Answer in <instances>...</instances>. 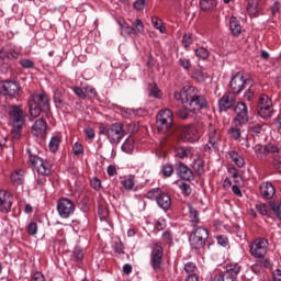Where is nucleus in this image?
I'll return each instance as SVG.
<instances>
[{
    "label": "nucleus",
    "instance_id": "nucleus-1",
    "mask_svg": "<svg viewBox=\"0 0 281 281\" xmlns=\"http://www.w3.org/2000/svg\"><path fill=\"white\" fill-rule=\"evenodd\" d=\"M175 100L180 101L181 104H187L186 106L190 113H199L201 109L207 106V100L199 93V89L194 86H187L180 92H175Z\"/></svg>",
    "mask_w": 281,
    "mask_h": 281
},
{
    "label": "nucleus",
    "instance_id": "nucleus-2",
    "mask_svg": "<svg viewBox=\"0 0 281 281\" xmlns=\"http://www.w3.org/2000/svg\"><path fill=\"white\" fill-rule=\"evenodd\" d=\"M49 94L45 91L31 94L27 101L30 115L38 117L41 113H47L49 111Z\"/></svg>",
    "mask_w": 281,
    "mask_h": 281
},
{
    "label": "nucleus",
    "instance_id": "nucleus-3",
    "mask_svg": "<svg viewBox=\"0 0 281 281\" xmlns=\"http://www.w3.org/2000/svg\"><path fill=\"white\" fill-rule=\"evenodd\" d=\"M100 135H104L111 144H120L123 137H126V131L124 130V124L122 122H116L112 124H101L99 126Z\"/></svg>",
    "mask_w": 281,
    "mask_h": 281
},
{
    "label": "nucleus",
    "instance_id": "nucleus-4",
    "mask_svg": "<svg viewBox=\"0 0 281 281\" xmlns=\"http://www.w3.org/2000/svg\"><path fill=\"white\" fill-rule=\"evenodd\" d=\"M26 153L29 155V164H31L32 168H35L37 175L42 177L52 175V164L48 160L38 157L32 148L26 149Z\"/></svg>",
    "mask_w": 281,
    "mask_h": 281
},
{
    "label": "nucleus",
    "instance_id": "nucleus-5",
    "mask_svg": "<svg viewBox=\"0 0 281 281\" xmlns=\"http://www.w3.org/2000/svg\"><path fill=\"white\" fill-rule=\"evenodd\" d=\"M210 238V232L207 228L199 226L193 229L189 237V241L193 249H204L205 245H207V239Z\"/></svg>",
    "mask_w": 281,
    "mask_h": 281
},
{
    "label": "nucleus",
    "instance_id": "nucleus-6",
    "mask_svg": "<svg viewBox=\"0 0 281 281\" xmlns=\"http://www.w3.org/2000/svg\"><path fill=\"white\" fill-rule=\"evenodd\" d=\"M156 122L159 133H168L172 128L175 115L170 109L160 110L156 116Z\"/></svg>",
    "mask_w": 281,
    "mask_h": 281
},
{
    "label": "nucleus",
    "instance_id": "nucleus-7",
    "mask_svg": "<svg viewBox=\"0 0 281 281\" xmlns=\"http://www.w3.org/2000/svg\"><path fill=\"white\" fill-rule=\"evenodd\" d=\"M0 89L2 95L14 100V98H21L23 95V88L21 83L14 80H4L0 82Z\"/></svg>",
    "mask_w": 281,
    "mask_h": 281
},
{
    "label": "nucleus",
    "instance_id": "nucleus-8",
    "mask_svg": "<svg viewBox=\"0 0 281 281\" xmlns=\"http://www.w3.org/2000/svg\"><path fill=\"white\" fill-rule=\"evenodd\" d=\"M273 101H271V98L267 94H261L257 105V113L259 117H262V120H269L273 117Z\"/></svg>",
    "mask_w": 281,
    "mask_h": 281
},
{
    "label": "nucleus",
    "instance_id": "nucleus-9",
    "mask_svg": "<svg viewBox=\"0 0 281 281\" xmlns=\"http://www.w3.org/2000/svg\"><path fill=\"white\" fill-rule=\"evenodd\" d=\"M252 258H265L269 251V240L265 237L256 238L249 246Z\"/></svg>",
    "mask_w": 281,
    "mask_h": 281
},
{
    "label": "nucleus",
    "instance_id": "nucleus-10",
    "mask_svg": "<svg viewBox=\"0 0 281 281\" xmlns=\"http://www.w3.org/2000/svg\"><path fill=\"white\" fill-rule=\"evenodd\" d=\"M235 117L233 120L234 126H245L249 123V109L245 102H237L235 108Z\"/></svg>",
    "mask_w": 281,
    "mask_h": 281
},
{
    "label": "nucleus",
    "instance_id": "nucleus-11",
    "mask_svg": "<svg viewBox=\"0 0 281 281\" xmlns=\"http://www.w3.org/2000/svg\"><path fill=\"white\" fill-rule=\"evenodd\" d=\"M241 267L238 263L226 265L225 271L215 276L216 281H238V273H240Z\"/></svg>",
    "mask_w": 281,
    "mask_h": 281
},
{
    "label": "nucleus",
    "instance_id": "nucleus-12",
    "mask_svg": "<svg viewBox=\"0 0 281 281\" xmlns=\"http://www.w3.org/2000/svg\"><path fill=\"white\" fill-rule=\"evenodd\" d=\"M57 212L60 218H69L76 212V204L67 198H61L57 201Z\"/></svg>",
    "mask_w": 281,
    "mask_h": 281
},
{
    "label": "nucleus",
    "instance_id": "nucleus-13",
    "mask_svg": "<svg viewBox=\"0 0 281 281\" xmlns=\"http://www.w3.org/2000/svg\"><path fill=\"white\" fill-rule=\"evenodd\" d=\"M9 117L12 126L25 125V112L21 105H10Z\"/></svg>",
    "mask_w": 281,
    "mask_h": 281
},
{
    "label": "nucleus",
    "instance_id": "nucleus-14",
    "mask_svg": "<svg viewBox=\"0 0 281 281\" xmlns=\"http://www.w3.org/2000/svg\"><path fill=\"white\" fill-rule=\"evenodd\" d=\"M245 85H247V79H245V72L238 71L231 79L229 87L231 91H233V95H238L243 93V89H245Z\"/></svg>",
    "mask_w": 281,
    "mask_h": 281
},
{
    "label": "nucleus",
    "instance_id": "nucleus-15",
    "mask_svg": "<svg viewBox=\"0 0 281 281\" xmlns=\"http://www.w3.org/2000/svg\"><path fill=\"white\" fill-rule=\"evenodd\" d=\"M150 265L154 271H161V265H164V247H161V244H156L153 248Z\"/></svg>",
    "mask_w": 281,
    "mask_h": 281
},
{
    "label": "nucleus",
    "instance_id": "nucleus-16",
    "mask_svg": "<svg viewBox=\"0 0 281 281\" xmlns=\"http://www.w3.org/2000/svg\"><path fill=\"white\" fill-rule=\"evenodd\" d=\"M236 105V95L232 92H226L218 100L220 113H227L229 109Z\"/></svg>",
    "mask_w": 281,
    "mask_h": 281
},
{
    "label": "nucleus",
    "instance_id": "nucleus-17",
    "mask_svg": "<svg viewBox=\"0 0 281 281\" xmlns=\"http://www.w3.org/2000/svg\"><path fill=\"white\" fill-rule=\"evenodd\" d=\"M180 138L182 142H190L194 144L199 139V131L194 125H184L180 131Z\"/></svg>",
    "mask_w": 281,
    "mask_h": 281
},
{
    "label": "nucleus",
    "instance_id": "nucleus-18",
    "mask_svg": "<svg viewBox=\"0 0 281 281\" xmlns=\"http://www.w3.org/2000/svg\"><path fill=\"white\" fill-rule=\"evenodd\" d=\"M176 172L183 181H192V179H194V172H192V169L183 162H178L176 165Z\"/></svg>",
    "mask_w": 281,
    "mask_h": 281
},
{
    "label": "nucleus",
    "instance_id": "nucleus-19",
    "mask_svg": "<svg viewBox=\"0 0 281 281\" xmlns=\"http://www.w3.org/2000/svg\"><path fill=\"white\" fill-rule=\"evenodd\" d=\"M12 210V195L7 191L0 190V212L8 214Z\"/></svg>",
    "mask_w": 281,
    "mask_h": 281
},
{
    "label": "nucleus",
    "instance_id": "nucleus-20",
    "mask_svg": "<svg viewBox=\"0 0 281 281\" xmlns=\"http://www.w3.org/2000/svg\"><path fill=\"white\" fill-rule=\"evenodd\" d=\"M221 142V134L216 131V127H209V144H206L209 150L212 148H218V143Z\"/></svg>",
    "mask_w": 281,
    "mask_h": 281
},
{
    "label": "nucleus",
    "instance_id": "nucleus-21",
    "mask_svg": "<svg viewBox=\"0 0 281 281\" xmlns=\"http://www.w3.org/2000/svg\"><path fill=\"white\" fill-rule=\"evenodd\" d=\"M32 133L35 137H45V133H47V122L45 119H38L35 121L32 127Z\"/></svg>",
    "mask_w": 281,
    "mask_h": 281
},
{
    "label": "nucleus",
    "instance_id": "nucleus-22",
    "mask_svg": "<svg viewBox=\"0 0 281 281\" xmlns=\"http://www.w3.org/2000/svg\"><path fill=\"white\" fill-rule=\"evenodd\" d=\"M156 202L161 210H165V212L168 211L172 205V199L164 191L160 192V195H158Z\"/></svg>",
    "mask_w": 281,
    "mask_h": 281
},
{
    "label": "nucleus",
    "instance_id": "nucleus-23",
    "mask_svg": "<svg viewBox=\"0 0 281 281\" xmlns=\"http://www.w3.org/2000/svg\"><path fill=\"white\" fill-rule=\"evenodd\" d=\"M261 196L263 199H273L276 194V187L271 182H265L259 188Z\"/></svg>",
    "mask_w": 281,
    "mask_h": 281
},
{
    "label": "nucleus",
    "instance_id": "nucleus-24",
    "mask_svg": "<svg viewBox=\"0 0 281 281\" xmlns=\"http://www.w3.org/2000/svg\"><path fill=\"white\" fill-rule=\"evenodd\" d=\"M175 153V157H178V159H188V157H192V155H194L192 147L183 146L176 147Z\"/></svg>",
    "mask_w": 281,
    "mask_h": 281
},
{
    "label": "nucleus",
    "instance_id": "nucleus-25",
    "mask_svg": "<svg viewBox=\"0 0 281 281\" xmlns=\"http://www.w3.org/2000/svg\"><path fill=\"white\" fill-rule=\"evenodd\" d=\"M199 5L202 12H214L218 5V0H200Z\"/></svg>",
    "mask_w": 281,
    "mask_h": 281
},
{
    "label": "nucleus",
    "instance_id": "nucleus-26",
    "mask_svg": "<svg viewBox=\"0 0 281 281\" xmlns=\"http://www.w3.org/2000/svg\"><path fill=\"white\" fill-rule=\"evenodd\" d=\"M229 30L233 36H240L243 32V26L240 25V21L236 16H232L229 19Z\"/></svg>",
    "mask_w": 281,
    "mask_h": 281
},
{
    "label": "nucleus",
    "instance_id": "nucleus-27",
    "mask_svg": "<svg viewBox=\"0 0 281 281\" xmlns=\"http://www.w3.org/2000/svg\"><path fill=\"white\" fill-rule=\"evenodd\" d=\"M246 10L249 16H257L260 12V0H248Z\"/></svg>",
    "mask_w": 281,
    "mask_h": 281
},
{
    "label": "nucleus",
    "instance_id": "nucleus-28",
    "mask_svg": "<svg viewBox=\"0 0 281 281\" xmlns=\"http://www.w3.org/2000/svg\"><path fill=\"white\" fill-rule=\"evenodd\" d=\"M11 181L15 186H23L25 183V171L19 169L11 173Z\"/></svg>",
    "mask_w": 281,
    "mask_h": 281
},
{
    "label": "nucleus",
    "instance_id": "nucleus-29",
    "mask_svg": "<svg viewBox=\"0 0 281 281\" xmlns=\"http://www.w3.org/2000/svg\"><path fill=\"white\" fill-rule=\"evenodd\" d=\"M192 167L194 172H196L199 176L205 172V161H203V158H201L200 156L193 160Z\"/></svg>",
    "mask_w": 281,
    "mask_h": 281
},
{
    "label": "nucleus",
    "instance_id": "nucleus-30",
    "mask_svg": "<svg viewBox=\"0 0 281 281\" xmlns=\"http://www.w3.org/2000/svg\"><path fill=\"white\" fill-rule=\"evenodd\" d=\"M189 207V218H191L192 227H196L201 223V218H199V211L192 206V204H188Z\"/></svg>",
    "mask_w": 281,
    "mask_h": 281
},
{
    "label": "nucleus",
    "instance_id": "nucleus-31",
    "mask_svg": "<svg viewBox=\"0 0 281 281\" xmlns=\"http://www.w3.org/2000/svg\"><path fill=\"white\" fill-rule=\"evenodd\" d=\"M265 127V124L262 123H250L249 126H248V133L250 135H252L254 137L260 135V133H262V131Z\"/></svg>",
    "mask_w": 281,
    "mask_h": 281
},
{
    "label": "nucleus",
    "instance_id": "nucleus-32",
    "mask_svg": "<svg viewBox=\"0 0 281 281\" xmlns=\"http://www.w3.org/2000/svg\"><path fill=\"white\" fill-rule=\"evenodd\" d=\"M144 32V23L142 20L136 19L135 22L132 23V36H139Z\"/></svg>",
    "mask_w": 281,
    "mask_h": 281
},
{
    "label": "nucleus",
    "instance_id": "nucleus-33",
    "mask_svg": "<svg viewBox=\"0 0 281 281\" xmlns=\"http://www.w3.org/2000/svg\"><path fill=\"white\" fill-rule=\"evenodd\" d=\"M121 148L123 153L131 155L135 150V140L132 137L126 138Z\"/></svg>",
    "mask_w": 281,
    "mask_h": 281
},
{
    "label": "nucleus",
    "instance_id": "nucleus-34",
    "mask_svg": "<svg viewBox=\"0 0 281 281\" xmlns=\"http://www.w3.org/2000/svg\"><path fill=\"white\" fill-rule=\"evenodd\" d=\"M191 78H193V80H195L196 82H205L207 74L203 72V70L201 69H194L192 71Z\"/></svg>",
    "mask_w": 281,
    "mask_h": 281
},
{
    "label": "nucleus",
    "instance_id": "nucleus-35",
    "mask_svg": "<svg viewBox=\"0 0 281 281\" xmlns=\"http://www.w3.org/2000/svg\"><path fill=\"white\" fill-rule=\"evenodd\" d=\"M195 56L196 58H199V60H207V58H210V50H207V48L205 47H199L195 48Z\"/></svg>",
    "mask_w": 281,
    "mask_h": 281
},
{
    "label": "nucleus",
    "instance_id": "nucleus-36",
    "mask_svg": "<svg viewBox=\"0 0 281 281\" xmlns=\"http://www.w3.org/2000/svg\"><path fill=\"white\" fill-rule=\"evenodd\" d=\"M121 25V36H133V27L128 25L125 21L120 22Z\"/></svg>",
    "mask_w": 281,
    "mask_h": 281
},
{
    "label": "nucleus",
    "instance_id": "nucleus-37",
    "mask_svg": "<svg viewBox=\"0 0 281 281\" xmlns=\"http://www.w3.org/2000/svg\"><path fill=\"white\" fill-rule=\"evenodd\" d=\"M151 23L155 30H159L160 34L166 33V27H164V22L158 16H151Z\"/></svg>",
    "mask_w": 281,
    "mask_h": 281
},
{
    "label": "nucleus",
    "instance_id": "nucleus-38",
    "mask_svg": "<svg viewBox=\"0 0 281 281\" xmlns=\"http://www.w3.org/2000/svg\"><path fill=\"white\" fill-rule=\"evenodd\" d=\"M254 150L258 159H262V157H267V146L257 144L254 146Z\"/></svg>",
    "mask_w": 281,
    "mask_h": 281
},
{
    "label": "nucleus",
    "instance_id": "nucleus-39",
    "mask_svg": "<svg viewBox=\"0 0 281 281\" xmlns=\"http://www.w3.org/2000/svg\"><path fill=\"white\" fill-rule=\"evenodd\" d=\"M58 146H60V137L53 136L48 144V148H49L50 153H56V150H58Z\"/></svg>",
    "mask_w": 281,
    "mask_h": 281
},
{
    "label": "nucleus",
    "instance_id": "nucleus-40",
    "mask_svg": "<svg viewBox=\"0 0 281 281\" xmlns=\"http://www.w3.org/2000/svg\"><path fill=\"white\" fill-rule=\"evenodd\" d=\"M281 155V148L273 145V144H268L266 145V156L267 155Z\"/></svg>",
    "mask_w": 281,
    "mask_h": 281
},
{
    "label": "nucleus",
    "instance_id": "nucleus-41",
    "mask_svg": "<svg viewBox=\"0 0 281 281\" xmlns=\"http://www.w3.org/2000/svg\"><path fill=\"white\" fill-rule=\"evenodd\" d=\"M161 172L165 178L172 177L175 172V167L170 164H166L161 167Z\"/></svg>",
    "mask_w": 281,
    "mask_h": 281
},
{
    "label": "nucleus",
    "instance_id": "nucleus-42",
    "mask_svg": "<svg viewBox=\"0 0 281 281\" xmlns=\"http://www.w3.org/2000/svg\"><path fill=\"white\" fill-rule=\"evenodd\" d=\"M23 126L24 125H20V126H12L11 130V137L12 139H21V133H23Z\"/></svg>",
    "mask_w": 281,
    "mask_h": 281
},
{
    "label": "nucleus",
    "instance_id": "nucleus-43",
    "mask_svg": "<svg viewBox=\"0 0 281 281\" xmlns=\"http://www.w3.org/2000/svg\"><path fill=\"white\" fill-rule=\"evenodd\" d=\"M256 210L261 216H269L271 209L267 204H257Z\"/></svg>",
    "mask_w": 281,
    "mask_h": 281
},
{
    "label": "nucleus",
    "instance_id": "nucleus-44",
    "mask_svg": "<svg viewBox=\"0 0 281 281\" xmlns=\"http://www.w3.org/2000/svg\"><path fill=\"white\" fill-rule=\"evenodd\" d=\"M55 104H59V106H65V101L63 100V90H56L53 97Z\"/></svg>",
    "mask_w": 281,
    "mask_h": 281
},
{
    "label": "nucleus",
    "instance_id": "nucleus-45",
    "mask_svg": "<svg viewBox=\"0 0 281 281\" xmlns=\"http://www.w3.org/2000/svg\"><path fill=\"white\" fill-rule=\"evenodd\" d=\"M161 190L159 188L151 189L147 192L146 199H149L150 201L159 199V195L161 194Z\"/></svg>",
    "mask_w": 281,
    "mask_h": 281
},
{
    "label": "nucleus",
    "instance_id": "nucleus-46",
    "mask_svg": "<svg viewBox=\"0 0 281 281\" xmlns=\"http://www.w3.org/2000/svg\"><path fill=\"white\" fill-rule=\"evenodd\" d=\"M228 134L231 135V137H233V139H240V135H241L240 126L235 125V127H231L228 130Z\"/></svg>",
    "mask_w": 281,
    "mask_h": 281
},
{
    "label": "nucleus",
    "instance_id": "nucleus-47",
    "mask_svg": "<svg viewBox=\"0 0 281 281\" xmlns=\"http://www.w3.org/2000/svg\"><path fill=\"white\" fill-rule=\"evenodd\" d=\"M270 205L272 212H274L279 221H281V202H272Z\"/></svg>",
    "mask_w": 281,
    "mask_h": 281
},
{
    "label": "nucleus",
    "instance_id": "nucleus-48",
    "mask_svg": "<svg viewBox=\"0 0 281 281\" xmlns=\"http://www.w3.org/2000/svg\"><path fill=\"white\" fill-rule=\"evenodd\" d=\"M27 233L30 236H36L38 234V225L36 222H31L27 226Z\"/></svg>",
    "mask_w": 281,
    "mask_h": 281
},
{
    "label": "nucleus",
    "instance_id": "nucleus-49",
    "mask_svg": "<svg viewBox=\"0 0 281 281\" xmlns=\"http://www.w3.org/2000/svg\"><path fill=\"white\" fill-rule=\"evenodd\" d=\"M19 63L24 69H34V61L32 59L23 58Z\"/></svg>",
    "mask_w": 281,
    "mask_h": 281
},
{
    "label": "nucleus",
    "instance_id": "nucleus-50",
    "mask_svg": "<svg viewBox=\"0 0 281 281\" xmlns=\"http://www.w3.org/2000/svg\"><path fill=\"white\" fill-rule=\"evenodd\" d=\"M122 186L125 190H133V188H135V180L133 178H127L122 181Z\"/></svg>",
    "mask_w": 281,
    "mask_h": 281
},
{
    "label": "nucleus",
    "instance_id": "nucleus-51",
    "mask_svg": "<svg viewBox=\"0 0 281 281\" xmlns=\"http://www.w3.org/2000/svg\"><path fill=\"white\" fill-rule=\"evenodd\" d=\"M72 151L76 157H78L79 155H85V147H82V144L80 143H75V145L72 146Z\"/></svg>",
    "mask_w": 281,
    "mask_h": 281
},
{
    "label": "nucleus",
    "instance_id": "nucleus-52",
    "mask_svg": "<svg viewBox=\"0 0 281 281\" xmlns=\"http://www.w3.org/2000/svg\"><path fill=\"white\" fill-rule=\"evenodd\" d=\"M182 194H186V196H190L192 194V188L190 187V184L183 182L179 186Z\"/></svg>",
    "mask_w": 281,
    "mask_h": 281
},
{
    "label": "nucleus",
    "instance_id": "nucleus-53",
    "mask_svg": "<svg viewBox=\"0 0 281 281\" xmlns=\"http://www.w3.org/2000/svg\"><path fill=\"white\" fill-rule=\"evenodd\" d=\"M180 67H183L186 71H190V67H192V63L189 61V59L182 57L179 59Z\"/></svg>",
    "mask_w": 281,
    "mask_h": 281
},
{
    "label": "nucleus",
    "instance_id": "nucleus-54",
    "mask_svg": "<svg viewBox=\"0 0 281 281\" xmlns=\"http://www.w3.org/2000/svg\"><path fill=\"white\" fill-rule=\"evenodd\" d=\"M98 212L101 221H106V218L109 217V209L104 206H100Z\"/></svg>",
    "mask_w": 281,
    "mask_h": 281
},
{
    "label": "nucleus",
    "instance_id": "nucleus-55",
    "mask_svg": "<svg viewBox=\"0 0 281 281\" xmlns=\"http://www.w3.org/2000/svg\"><path fill=\"white\" fill-rule=\"evenodd\" d=\"M184 271L186 273H191L190 276H192V273L196 271V265L194 262H187L184 265Z\"/></svg>",
    "mask_w": 281,
    "mask_h": 281
},
{
    "label": "nucleus",
    "instance_id": "nucleus-56",
    "mask_svg": "<svg viewBox=\"0 0 281 281\" xmlns=\"http://www.w3.org/2000/svg\"><path fill=\"white\" fill-rule=\"evenodd\" d=\"M74 256L80 262V260L85 258V251H82V248L76 247L74 250Z\"/></svg>",
    "mask_w": 281,
    "mask_h": 281
},
{
    "label": "nucleus",
    "instance_id": "nucleus-57",
    "mask_svg": "<svg viewBox=\"0 0 281 281\" xmlns=\"http://www.w3.org/2000/svg\"><path fill=\"white\" fill-rule=\"evenodd\" d=\"M257 260H259V267H263L265 269H269L271 268V261H269V259L267 258H256Z\"/></svg>",
    "mask_w": 281,
    "mask_h": 281
},
{
    "label": "nucleus",
    "instance_id": "nucleus-58",
    "mask_svg": "<svg viewBox=\"0 0 281 281\" xmlns=\"http://www.w3.org/2000/svg\"><path fill=\"white\" fill-rule=\"evenodd\" d=\"M74 93L78 97L81 98V100H87V93L82 90L80 87H75L74 88Z\"/></svg>",
    "mask_w": 281,
    "mask_h": 281
},
{
    "label": "nucleus",
    "instance_id": "nucleus-59",
    "mask_svg": "<svg viewBox=\"0 0 281 281\" xmlns=\"http://www.w3.org/2000/svg\"><path fill=\"white\" fill-rule=\"evenodd\" d=\"M162 240H165L167 243V245H172V233L170 231L164 232Z\"/></svg>",
    "mask_w": 281,
    "mask_h": 281
},
{
    "label": "nucleus",
    "instance_id": "nucleus-60",
    "mask_svg": "<svg viewBox=\"0 0 281 281\" xmlns=\"http://www.w3.org/2000/svg\"><path fill=\"white\" fill-rule=\"evenodd\" d=\"M182 45L184 47H190V45H192V34H184L183 35Z\"/></svg>",
    "mask_w": 281,
    "mask_h": 281
},
{
    "label": "nucleus",
    "instance_id": "nucleus-61",
    "mask_svg": "<svg viewBox=\"0 0 281 281\" xmlns=\"http://www.w3.org/2000/svg\"><path fill=\"white\" fill-rule=\"evenodd\" d=\"M273 164H274V168H276L279 172H281V154L274 155V161H273Z\"/></svg>",
    "mask_w": 281,
    "mask_h": 281
},
{
    "label": "nucleus",
    "instance_id": "nucleus-62",
    "mask_svg": "<svg viewBox=\"0 0 281 281\" xmlns=\"http://www.w3.org/2000/svg\"><path fill=\"white\" fill-rule=\"evenodd\" d=\"M156 229L157 232H164V229H166V221L165 220H158L156 222Z\"/></svg>",
    "mask_w": 281,
    "mask_h": 281
},
{
    "label": "nucleus",
    "instance_id": "nucleus-63",
    "mask_svg": "<svg viewBox=\"0 0 281 281\" xmlns=\"http://www.w3.org/2000/svg\"><path fill=\"white\" fill-rule=\"evenodd\" d=\"M268 281H281V269H276L272 271V279Z\"/></svg>",
    "mask_w": 281,
    "mask_h": 281
},
{
    "label": "nucleus",
    "instance_id": "nucleus-64",
    "mask_svg": "<svg viewBox=\"0 0 281 281\" xmlns=\"http://www.w3.org/2000/svg\"><path fill=\"white\" fill-rule=\"evenodd\" d=\"M30 281H45V276H43L41 272H35Z\"/></svg>",
    "mask_w": 281,
    "mask_h": 281
}]
</instances>
